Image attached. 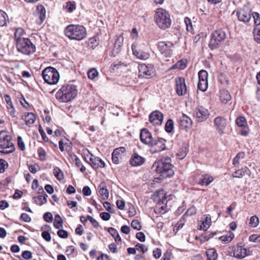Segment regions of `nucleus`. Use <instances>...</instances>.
<instances>
[{"instance_id":"f257e3e1","label":"nucleus","mask_w":260,"mask_h":260,"mask_svg":"<svg viewBox=\"0 0 260 260\" xmlns=\"http://www.w3.org/2000/svg\"><path fill=\"white\" fill-rule=\"evenodd\" d=\"M152 168L163 178L170 177L174 173L172 169L171 160L169 157L155 161Z\"/></svg>"},{"instance_id":"f03ea898","label":"nucleus","mask_w":260,"mask_h":260,"mask_svg":"<svg viewBox=\"0 0 260 260\" xmlns=\"http://www.w3.org/2000/svg\"><path fill=\"white\" fill-rule=\"evenodd\" d=\"M77 87L73 84H64L56 92L55 96L60 102L67 103L72 101L77 96Z\"/></svg>"},{"instance_id":"7ed1b4c3","label":"nucleus","mask_w":260,"mask_h":260,"mask_svg":"<svg viewBox=\"0 0 260 260\" xmlns=\"http://www.w3.org/2000/svg\"><path fill=\"white\" fill-rule=\"evenodd\" d=\"M66 36L71 40L81 41L86 35L85 28L80 25L70 24L64 29Z\"/></svg>"},{"instance_id":"20e7f679","label":"nucleus","mask_w":260,"mask_h":260,"mask_svg":"<svg viewBox=\"0 0 260 260\" xmlns=\"http://www.w3.org/2000/svg\"><path fill=\"white\" fill-rule=\"evenodd\" d=\"M154 20L157 25L162 29L170 27L172 23L169 13L162 8H158L156 10Z\"/></svg>"},{"instance_id":"39448f33","label":"nucleus","mask_w":260,"mask_h":260,"mask_svg":"<svg viewBox=\"0 0 260 260\" xmlns=\"http://www.w3.org/2000/svg\"><path fill=\"white\" fill-rule=\"evenodd\" d=\"M15 150L12 142V137L7 131H2L0 132V152L8 154L13 152Z\"/></svg>"},{"instance_id":"423d86ee","label":"nucleus","mask_w":260,"mask_h":260,"mask_svg":"<svg viewBox=\"0 0 260 260\" xmlns=\"http://www.w3.org/2000/svg\"><path fill=\"white\" fill-rule=\"evenodd\" d=\"M17 50L22 54L29 55L36 51V46L30 39H19L16 42Z\"/></svg>"},{"instance_id":"0eeeda50","label":"nucleus","mask_w":260,"mask_h":260,"mask_svg":"<svg viewBox=\"0 0 260 260\" xmlns=\"http://www.w3.org/2000/svg\"><path fill=\"white\" fill-rule=\"evenodd\" d=\"M42 75L45 82L50 85L57 84L59 79L57 70L51 67L45 68L43 71Z\"/></svg>"},{"instance_id":"6e6552de","label":"nucleus","mask_w":260,"mask_h":260,"mask_svg":"<svg viewBox=\"0 0 260 260\" xmlns=\"http://www.w3.org/2000/svg\"><path fill=\"white\" fill-rule=\"evenodd\" d=\"M225 38L226 34L222 30L219 29L213 31L211 35L209 48L211 49L218 48L223 43Z\"/></svg>"},{"instance_id":"1a4fd4ad","label":"nucleus","mask_w":260,"mask_h":260,"mask_svg":"<svg viewBox=\"0 0 260 260\" xmlns=\"http://www.w3.org/2000/svg\"><path fill=\"white\" fill-rule=\"evenodd\" d=\"M236 15L240 21L244 23L248 22L251 17V10L247 7L245 6L242 8L237 9Z\"/></svg>"},{"instance_id":"9d476101","label":"nucleus","mask_w":260,"mask_h":260,"mask_svg":"<svg viewBox=\"0 0 260 260\" xmlns=\"http://www.w3.org/2000/svg\"><path fill=\"white\" fill-rule=\"evenodd\" d=\"M209 115L208 110L202 106L197 107L193 113L194 117L199 122H202L206 120Z\"/></svg>"},{"instance_id":"9b49d317","label":"nucleus","mask_w":260,"mask_h":260,"mask_svg":"<svg viewBox=\"0 0 260 260\" xmlns=\"http://www.w3.org/2000/svg\"><path fill=\"white\" fill-rule=\"evenodd\" d=\"M174 44L171 42H159L157 48L160 53L166 56H170L173 51Z\"/></svg>"},{"instance_id":"f8f14e48","label":"nucleus","mask_w":260,"mask_h":260,"mask_svg":"<svg viewBox=\"0 0 260 260\" xmlns=\"http://www.w3.org/2000/svg\"><path fill=\"white\" fill-rule=\"evenodd\" d=\"M139 76L144 78L149 79L153 73V68L151 64H140L138 67Z\"/></svg>"},{"instance_id":"ddd939ff","label":"nucleus","mask_w":260,"mask_h":260,"mask_svg":"<svg viewBox=\"0 0 260 260\" xmlns=\"http://www.w3.org/2000/svg\"><path fill=\"white\" fill-rule=\"evenodd\" d=\"M198 89L202 91H205L208 88V73L205 70H201L198 73Z\"/></svg>"},{"instance_id":"4468645a","label":"nucleus","mask_w":260,"mask_h":260,"mask_svg":"<svg viewBox=\"0 0 260 260\" xmlns=\"http://www.w3.org/2000/svg\"><path fill=\"white\" fill-rule=\"evenodd\" d=\"M214 124L216 129L220 135L225 133V129L227 125L226 119L221 116H218L214 120Z\"/></svg>"},{"instance_id":"2eb2a0df","label":"nucleus","mask_w":260,"mask_h":260,"mask_svg":"<svg viewBox=\"0 0 260 260\" xmlns=\"http://www.w3.org/2000/svg\"><path fill=\"white\" fill-rule=\"evenodd\" d=\"M175 82L176 90L177 94L179 96L185 95L187 91L185 79L183 77H177L175 79Z\"/></svg>"},{"instance_id":"dca6fc26","label":"nucleus","mask_w":260,"mask_h":260,"mask_svg":"<svg viewBox=\"0 0 260 260\" xmlns=\"http://www.w3.org/2000/svg\"><path fill=\"white\" fill-rule=\"evenodd\" d=\"M179 125L180 128L187 131L191 127L192 124V120L188 116L183 114L179 119Z\"/></svg>"},{"instance_id":"f3484780","label":"nucleus","mask_w":260,"mask_h":260,"mask_svg":"<svg viewBox=\"0 0 260 260\" xmlns=\"http://www.w3.org/2000/svg\"><path fill=\"white\" fill-rule=\"evenodd\" d=\"M126 149L124 147H120L114 150L112 154V160L114 164H118L122 159Z\"/></svg>"},{"instance_id":"a211bd4d","label":"nucleus","mask_w":260,"mask_h":260,"mask_svg":"<svg viewBox=\"0 0 260 260\" xmlns=\"http://www.w3.org/2000/svg\"><path fill=\"white\" fill-rule=\"evenodd\" d=\"M150 122L154 125H161L163 121V114L159 111L152 112L149 117Z\"/></svg>"},{"instance_id":"6ab92c4d","label":"nucleus","mask_w":260,"mask_h":260,"mask_svg":"<svg viewBox=\"0 0 260 260\" xmlns=\"http://www.w3.org/2000/svg\"><path fill=\"white\" fill-rule=\"evenodd\" d=\"M140 140L141 142L150 146L153 142V138L151 133L146 128H143L140 133Z\"/></svg>"},{"instance_id":"aec40b11","label":"nucleus","mask_w":260,"mask_h":260,"mask_svg":"<svg viewBox=\"0 0 260 260\" xmlns=\"http://www.w3.org/2000/svg\"><path fill=\"white\" fill-rule=\"evenodd\" d=\"M90 154L89 158V163L94 169H97L99 168H104L105 164L104 161L102 160L100 157L94 156L92 154Z\"/></svg>"},{"instance_id":"412c9836","label":"nucleus","mask_w":260,"mask_h":260,"mask_svg":"<svg viewBox=\"0 0 260 260\" xmlns=\"http://www.w3.org/2000/svg\"><path fill=\"white\" fill-rule=\"evenodd\" d=\"M165 141V140L163 139L153 140V142L152 143V144H150L149 146L152 147L153 153L159 152L165 150L166 148Z\"/></svg>"},{"instance_id":"4be33fe9","label":"nucleus","mask_w":260,"mask_h":260,"mask_svg":"<svg viewBox=\"0 0 260 260\" xmlns=\"http://www.w3.org/2000/svg\"><path fill=\"white\" fill-rule=\"evenodd\" d=\"M249 252V250L243 248L242 245H238L234 250V256L236 258L242 259L248 255Z\"/></svg>"},{"instance_id":"5701e85b","label":"nucleus","mask_w":260,"mask_h":260,"mask_svg":"<svg viewBox=\"0 0 260 260\" xmlns=\"http://www.w3.org/2000/svg\"><path fill=\"white\" fill-rule=\"evenodd\" d=\"M145 161V158L137 153H134L129 159V164L133 167L141 166Z\"/></svg>"},{"instance_id":"b1692460","label":"nucleus","mask_w":260,"mask_h":260,"mask_svg":"<svg viewBox=\"0 0 260 260\" xmlns=\"http://www.w3.org/2000/svg\"><path fill=\"white\" fill-rule=\"evenodd\" d=\"M236 124L238 126L243 127L241 131L242 135L246 136L249 133V128L246 125V120L244 117H239L236 119Z\"/></svg>"},{"instance_id":"393cba45","label":"nucleus","mask_w":260,"mask_h":260,"mask_svg":"<svg viewBox=\"0 0 260 260\" xmlns=\"http://www.w3.org/2000/svg\"><path fill=\"white\" fill-rule=\"evenodd\" d=\"M132 49L134 55L136 56L137 58L142 60H146L149 58L150 55L148 53L137 49V47L135 44H133Z\"/></svg>"},{"instance_id":"a878e982","label":"nucleus","mask_w":260,"mask_h":260,"mask_svg":"<svg viewBox=\"0 0 260 260\" xmlns=\"http://www.w3.org/2000/svg\"><path fill=\"white\" fill-rule=\"evenodd\" d=\"M100 194L103 200H107L109 198V193L107 188L106 183L102 182L98 187Z\"/></svg>"},{"instance_id":"bb28decb","label":"nucleus","mask_w":260,"mask_h":260,"mask_svg":"<svg viewBox=\"0 0 260 260\" xmlns=\"http://www.w3.org/2000/svg\"><path fill=\"white\" fill-rule=\"evenodd\" d=\"M22 119L24 120L25 124L27 125L32 124L36 119V115L32 112L25 113Z\"/></svg>"},{"instance_id":"cd10ccee","label":"nucleus","mask_w":260,"mask_h":260,"mask_svg":"<svg viewBox=\"0 0 260 260\" xmlns=\"http://www.w3.org/2000/svg\"><path fill=\"white\" fill-rule=\"evenodd\" d=\"M211 223V219L210 216L205 215L201 225H200V230H206L208 229Z\"/></svg>"},{"instance_id":"c85d7f7f","label":"nucleus","mask_w":260,"mask_h":260,"mask_svg":"<svg viewBox=\"0 0 260 260\" xmlns=\"http://www.w3.org/2000/svg\"><path fill=\"white\" fill-rule=\"evenodd\" d=\"M250 172L249 169L247 167H245L235 171L233 174V176L234 177L241 178L245 174H249Z\"/></svg>"},{"instance_id":"c756f323","label":"nucleus","mask_w":260,"mask_h":260,"mask_svg":"<svg viewBox=\"0 0 260 260\" xmlns=\"http://www.w3.org/2000/svg\"><path fill=\"white\" fill-rule=\"evenodd\" d=\"M206 255L208 257L207 260H216L218 254L216 250L214 248H210L206 251Z\"/></svg>"},{"instance_id":"7c9ffc66","label":"nucleus","mask_w":260,"mask_h":260,"mask_svg":"<svg viewBox=\"0 0 260 260\" xmlns=\"http://www.w3.org/2000/svg\"><path fill=\"white\" fill-rule=\"evenodd\" d=\"M213 180V177L209 175H205L200 180V184L201 185H208Z\"/></svg>"},{"instance_id":"2f4dec72","label":"nucleus","mask_w":260,"mask_h":260,"mask_svg":"<svg viewBox=\"0 0 260 260\" xmlns=\"http://www.w3.org/2000/svg\"><path fill=\"white\" fill-rule=\"evenodd\" d=\"M186 67V61L184 60H180L172 66L170 70H173L178 69L179 70H183Z\"/></svg>"},{"instance_id":"473e14b6","label":"nucleus","mask_w":260,"mask_h":260,"mask_svg":"<svg viewBox=\"0 0 260 260\" xmlns=\"http://www.w3.org/2000/svg\"><path fill=\"white\" fill-rule=\"evenodd\" d=\"M24 35V31L21 28H18L15 30L14 34V38L15 42H17L19 39H25L26 38L23 37Z\"/></svg>"},{"instance_id":"72a5a7b5","label":"nucleus","mask_w":260,"mask_h":260,"mask_svg":"<svg viewBox=\"0 0 260 260\" xmlns=\"http://www.w3.org/2000/svg\"><path fill=\"white\" fill-rule=\"evenodd\" d=\"M220 98L221 101L224 103H226L231 99L229 92L226 90H222L221 91Z\"/></svg>"},{"instance_id":"f704fd0d","label":"nucleus","mask_w":260,"mask_h":260,"mask_svg":"<svg viewBox=\"0 0 260 260\" xmlns=\"http://www.w3.org/2000/svg\"><path fill=\"white\" fill-rule=\"evenodd\" d=\"M46 197H47V195H46V196H39L37 197H34L33 199L37 205L41 206L47 202Z\"/></svg>"},{"instance_id":"c9c22d12","label":"nucleus","mask_w":260,"mask_h":260,"mask_svg":"<svg viewBox=\"0 0 260 260\" xmlns=\"http://www.w3.org/2000/svg\"><path fill=\"white\" fill-rule=\"evenodd\" d=\"M62 223L63 221L60 215H56L53 223L54 226L57 229H59L62 227Z\"/></svg>"},{"instance_id":"e433bc0d","label":"nucleus","mask_w":260,"mask_h":260,"mask_svg":"<svg viewBox=\"0 0 260 260\" xmlns=\"http://www.w3.org/2000/svg\"><path fill=\"white\" fill-rule=\"evenodd\" d=\"M8 20V16L3 11L0 10V26H3L6 25Z\"/></svg>"},{"instance_id":"4c0bfd02","label":"nucleus","mask_w":260,"mask_h":260,"mask_svg":"<svg viewBox=\"0 0 260 260\" xmlns=\"http://www.w3.org/2000/svg\"><path fill=\"white\" fill-rule=\"evenodd\" d=\"M53 173L57 180H61L63 179V173L59 168H54L53 169Z\"/></svg>"},{"instance_id":"58836bf2","label":"nucleus","mask_w":260,"mask_h":260,"mask_svg":"<svg viewBox=\"0 0 260 260\" xmlns=\"http://www.w3.org/2000/svg\"><path fill=\"white\" fill-rule=\"evenodd\" d=\"M174 129V122L172 119L168 120L165 124V130L168 133H171Z\"/></svg>"},{"instance_id":"ea45409f","label":"nucleus","mask_w":260,"mask_h":260,"mask_svg":"<svg viewBox=\"0 0 260 260\" xmlns=\"http://www.w3.org/2000/svg\"><path fill=\"white\" fill-rule=\"evenodd\" d=\"M245 157V153L243 152H239L236 157L234 158L233 164L236 166L239 164L240 159L244 158Z\"/></svg>"},{"instance_id":"a19ab883","label":"nucleus","mask_w":260,"mask_h":260,"mask_svg":"<svg viewBox=\"0 0 260 260\" xmlns=\"http://www.w3.org/2000/svg\"><path fill=\"white\" fill-rule=\"evenodd\" d=\"M65 7L68 12H72L76 9L75 2L74 1L67 2Z\"/></svg>"},{"instance_id":"79ce46f5","label":"nucleus","mask_w":260,"mask_h":260,"mask_svg":"<svg viewBox=\"0 0 260 260\" xmlns=\"http://www.w3.org/2000/svg\"><path fill=\"white\" fill-rule=\"evenodd\" d=\"M40 8H41V10L39 13V19H40V21L38 22V23L39 24H41L42 23V22L44 21V20L46 18V15H45L46 11H45V8H44V7L43 6H41Z\"/></svg>"},{"instance_id":"37998d69","label":"nucleus","mask_w":260,"mask_h":260,"mask_svg":"<svg viewBox=\"0 0 260 260\" xmlns=\"http://www.w3.org/2000/svg\"><path fill=\"white\" fill-rule=\"evenodd\" d=\"M99 73L95 68L90 69L87 72L88 77L91 80L94 79L98 76Z\"/></svg>"},{"instance_id":"c03bdc74","label":"nucleus","mask_w":260,"mask_h":260,"mask_svg":"<svg viewBox=\"0 0 260 260\" xmlns=\"http://www.w3.org/2000/svg\"><path fill=\"white\" fill-rule=\"evenodd\" d=\"M259 223V219L258 218L254 215L251 217L250 219L249 225L253 228L256 227Z\"/></svg>"},{"instance_id":"a18cd8bd","label":"nucleus","mask_w":260,"mask_h":260,"mask_svg":"<svg viewBox=\"0 0 260 260\" xmlns=\"http://www.w3.org/2000/svg\"><path fill=\"white\" fill-rule=\"evenodd\" d=\"M254 39L258 43L260 44V29L258 26H256L254 28Z\"/></svg>"},{"instance_id":"49530a36","label":"nucleus","mask_w":260,"mask_h":260,"mask_svg":"<svg viewBox=\"0 0 260 260\" xmlns=\"http://www.w3.org/2000/svg\"><path fill=\"white\" fill-rule=\"evenodd\" d=\"M184 22L186 26L187 30L188 31H191L193 30V28H192V22H191L190 19H189L188 17H185L184 18Z\"/></svg>"},{"instance_id":"de8ad7c7","label":"nucleus","mask_w":260,"mask_h":260,"mask_svg":"<svg viewBox=\"0 0 260 260\" xmlns=\"http://www.w3.org/2000/svg\"><path fill=\"white\" fill-rule=\"evenodd\" d=\"M157 196L159 200L163 201L166 199V192L163 189L159 190L157 191Z\"/></svg>"},{"instance_id":"09e8293b","label":"nucleus","mask_w":260,"mask_h":260,"mask_svg":"<svg viewBox=\"0 0 260 260\" xmlns=\"http://www.w3.org/2000/svg\"><path fill=\"white\" fill-rule=\"evenodd\" d=\"M254 19V24L258 26L260 24V16L257 12H253L251 13Z\"/></svg>"},{"instance_id":"8fccbe9b","label":"nucleus","mask_w":260,"mask_h":260,"mask_svg":"<svg viewBox=\"0 0 260 260\" xmlns=\"http://www.w3.org/2000/svg\"><path fill=\"white\" fill-rule=\"evenodd\" d=\"M132 227L135 230H140L142 228L140 222L138 220H134L131 223Z\"/></svg>"},{"instance_id":"3c124183","label":"nucleus","mask_w":260,"mask_h":260,"mask_svg":"<svg viewBox=\"0 0 260 260\" xmlns=\"http://www.w3.org/2000/svg\"><path fill=\"white\" fill-rule=\"evenodd\" d=\"M7 167V162L4 159H0V173L4 172Z\"/></svg>"},{"instance_id":"603ef678","label":"nucleus","mask_w":260,"mask_h":260,"mask_svg":"<svg viewBox=\"0 0 260 260\" xmlns=\"http://www.w3.org/2000/svg\"><path fill=\"white\" fill-rule=\"evenodd\" d=\"M44 219L48 223H50L53 221V216L50 212H46L44 214Z\"/></svg>"},{"instance_id":"864d4df0","label":"nucleus","mask_w":260,"mask_h":260,"mask_svg":"<svg viewBox=\"0 0 260 260\" xmlns=\"http://www.w3.org/2000/svg\"><path fill=\"white\" fill-rule=\"evenodd\" d=\"M57 235L61 238L66 239L68 237V233L63 230H59L57 233Z\"/></svg>"},{"instance_id":"5fc2aeb1","label":"nucleus","mask_w":260,"mask_h":260,"mask_svg":"<svg viewBox=\"0 0 260 260\" xmlns=\"http://www.w3.org/2000/svg\"><path fill=\"white\" fill-rule=\"evenodd\" d=\"M249 240L252 242H260V235H252L249 237Z\"/></svg>"},{"instance_id":"6e6d98bb","label":"nucleus","mask_w":260,"mask_h":260,"mask_svg":"<svg viewBox=\"0 0 260 260\" xmlns=\"http://www.w3.org/2000/svg\"><path fill=\"white\" fill-rule=\"evenodd\" d=\"M17 142L19 148L20 150L23 151L25 149L24 143L22 140V138L20 136L17 138Z\"/></svg>"},{"instance_id":"4d7b16f0","label":"nucleus","mask_w":260,"mask_h":260,"mask_svg":"<svg viewBox=\"0 0 260 260\" xmlns=\"http://www.w3.org/2000/svg\"><path fill=\"white\" fill-rule=\"evenodd\" d=\"M136 248L137 250H140L143 253L146 252L148 250V248L144 244L138 243L136 245Z\"/></svg>"},{"instance_id":"13d9d810","label":"nucleus","mask_w":260,"mask_h":260,"mask_svg":"<svg viewBox=\"0 0 260 260\" xmlns=\"http://www.w3.org/2000/svg\"><path fill=\"white\" fill-rule=\"evenodd\" d=\"M42 237L47 242H50L51 240V237L50 233L47 231H44L42 233Z\"/></svg>"},{"instance_id":"bf43d9fd","label":"nucleus","mask_w":260,"mask_h":260,"mask_svg":"<svg viewBox=\"0 0 260 260\" xmlns=\"http://www.w3.org/2000/svg\"><path fill=\"white\" fill-rule=\"evenodd\" d=\"M20 219V220L26 222H28L31 220V218L29 217V216L25 213L21 214Z\"/></svg>"},{"instance_id":"052dcab7","label":"nucleus","mask_w":260,"mask_h":260,"mask_svg":"<svg viewBox=\"0 0 260 260\" xmlns=\"http://www.w3.org/2000/svg\"><path fill=\"white\" fill-rule=\"evenodd\" d=\"M22 256L26 259H30L32 257V253L30 251L25 250L22 252Z\"/></svg>"},{"instance_id":"680f3d73","label":"nucleus","mask_w":260,"mask_h":260,"mask_svg":"<svg viewBox=\"0 0 260 260\" xmlns=\"http://www.w3.org/2000/svg\"><path fill=\"white\" fill-rule=\"evenodd\" d=\"M82 193L85 196H89L91 193L90 188L88 186H85L83 188Z\"/></svg>"},{"instance_id":"e2e57ef3","label":"nucleus","mask_w":260,"mask_h":260,"mask_svg":"<svg viewBox=\"0 0 260 260\" xmlns=\"http://www.w3.org/2000/svg\"><path fill=\"white\" fill-rule=\"evenodd\" d=\"M38 154H39L40 160H45V156L46 155L45 151L42 148H40L38 149Z\"/></svg>"},{"instance_id":"0e129e2a","label":"nucleus","mask_w":260,"mask_h":260,"mask_svg":"<svg viewBox=\"0 0 260 260\" xmlns=\"http://www.w3.org/2000/svg\"><path fill=\"white\" fill-rule=\"evenodd\" d=\"M87 219H88V220L90 221L94 227L97 228L99 226V224L98 222L95 219L93 218L91 216L87 215Z\"/></svg>"},{"instance_id":"69168bd1","label":"nucleus","mask_w":260,"mask_h":260,"mask_svg":"<svg viewBox=\"0 0 260 260\" xmlns=\"http://www.w3.org/2000/svg\"><path fill=\"white\" fill-rule=\"evenodd\" d=\"M101 218L105 221H107L110 219L111 215L108 212H102L100 214Z\"/></svg>"},{"instance_id":"338daca9","label":"nucleus","mask_w":260,"mask_h":260,"mask_svg":"<svg viewBox=\"0 0 260 260\" xmlns=\"http://www.w3.org/2000/svg\"><path fill=\"white\" fill-rule=\"evenodd\" d=\"M136 237L141 242H144L145 241V236L143 232L137 233Z\"/></svg>"},{"instance_id":"774afa93","label":"nucleus","mask_w":260,"mask_h":260,"mask_svg":"<svg viewBox=\"0 0 260 260\" xmlns=\"http://www.w3.org/2000/svg\"><path fill=\"white\" fill-rule=\"evenodd\" d=\"M103 206L105 207V208L108 211L111 212V213H114V211L111 208V204L109 202H105L103 204Z\"/></svg>"}]
</instances>
